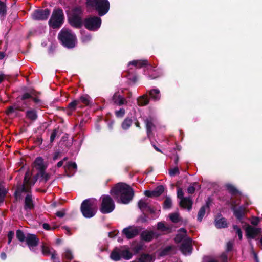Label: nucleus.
<instances>
[{"label": "nucleus", "mask_w": 262, "mask_h": 262, "mask_svg": "<svg viewBox=\"0 0 262 262\" xmlns=\"http://www.w3.org/2000/svg\"><path fill=\"white\" fill-rule=\"evenodd\" d=\"M100 211L103 214H108L113 211L115 208V204L113 199L108 195H102Z\"/></svg>", "instance_id": "6"}, {"label": "nucleus", "mask_w": 262, "mask_h": 262, "mask_svg": "<svg viewBox=\"0 0 262 262\" xmlns=\"http://www.w3.org/2000/svg\"><path fill=\"white\" fill-rule=\"evenodd\" d=\"M233 247V243L231 241H229L227 243L226 245V251L227 252H230L232 250Z\"/></svg>", "instance_id": "63"}, {"label": "nucleus", "mask_w": 262, "mask_h": 262, "mask_svg": "<svg viewBox=\"0 0 262 262\" xmlns=\"http://www.w3.org/2000/svg\"><path fill=\"white\" fill-rule=\"evenodd\" d=\"M91 39L92 36L89 34H83L81 38V41L83 43H86L90 41L91 40Z\"/></svg>", "instance_id": "46"}, {"label": "nucleus", "mask_w": 262, "mask_h": 262, "mask_svg": "<svg viewBox=\"0 0 262 262\" xmlns=\"http://www.w3.org/2000/svg\"><path fill=\"white\" fill-rule=\"evenodd\" d=\"M110 258L114 261H119L121 259L120 249L115 248L110 254Z\"/></svg>", "instance_id": "27"}, {"label": "nucleus", "mask_w": 262, "mask_h": 262, "mask_svg": "<svg viewBox=\"0 0 262 262\" xmlns=\"http://www.w3.org/2000/svg\"><path fill=\"white\" fill-rule=\"evenodd\" d=\"M185 235L181 234H178L176 235L174 237V241L176 243H181L184 239Z\"/></svg>", "instance_id": "52"}, {"label": "nucleus", "mask_w": 262, "mask_h": 262, "mask_svg": "<svg viewBox=\"0 0 262 262\" xmlns=\"http://www.w3.org/2000/svg\"><path fill=\"white\" fill-rule=\"evenodd\" d=\"M16 236L17 239L21 243L26 241V236L24 234V232L20 229H18L16 230Z\"/></svg>", "instance_id": "36"}, {"label": "nucleus", "mask_w": 262, "mask_h": 262, "mask_svg": "<svg viewBox=\"0 0 262 262\" xmlns=\"http://www.w3.org/2000/svg\"><path fill=\"white\" fill-rule=\"evenodd\" d=\"M171 199L169 197L166 196L163 202V208L165 209H170L171 207Z\"/></svg>", "instance_id": "39"}, {"label": "nucleus", "mask_w": 262, "mask_h": 262, "mask_svg": "<svg viewBox=\"0 0 262 262\" xmlns=\"http://www.w3.org/2000/svg\"><path fill=\"white\" fill-rule=\"evenodd\" d=\"M15 111L14 110L13 106L12 105L7 107V110L6 111V114L7 115L9 116L11 115L12 113H14Z\"/></svg>", "instance_id": "62"}, {"label": "nucleus", "mask_w": 262, "mask_h": 262, "mask_svg": "<svg viewBox=\"0 0 262 262\" xmlns=\"http://www.w3.org/2000/svg\"><path fill=\"white\" fill-rule=\"evenodd\" d=\"M121 258L126 260H129L133 256L132 253L128 249H120Z\"/></svg>", "instance_id": "29"}, {"label": "nucleus", "mask_w": 262, "mask_h": 262, "mask_svg": "<svg viewBox=\"0 0 262 262\" xmlns=\"http://www.w3.org/2000/svg\"><path fill=\"white\" fill-rule=\"evenodd\" d=\"M8 191L3 183H0V204L4 202Z\"/></svg>", "instance_id": "32"}, {"label": "nucleus", "mask_w": 262, "mask_h": 262, "mask_svg": "<svg viewBox=\"0 0 262 262\" xmlns=\"http://www.w3.org/2000/svg\"><path fill=\"white\" fill-rule=\"evenodd\" d=\"M41 251L42 254L45 256H49L52 253L53 250L51 249L48 246L43 244L41 246Z\"/></svg>", "instance_id": "37"}, {"label": "nucleus", "mask_w": 262, "mask_h": 262, "mask_svg": "<svg viewBox=\"0 0 262 262\" xmlns=\"http://www.w3.org/2000/svg\"><path fill=\"white\" fill-rule=\"evenodd\" d=\"M58 132V128H55L53 130V132L51 135V136H50V142H53L54 141V140L57 136Z\"/></svg>", "instance_id": "57"}, {"label": "nucleus", "mask_w": 262, "mask_h": 262, "mask_svg": "<svg viewBox=\"0 0 262 262\" xmlns=\"http://www.w3.org/2000/svg\"><path fill=\"white\" fill-rule=\"evenodd\" d=\"M39 174L40 172H38L35 175H34L33 177L32 180L30 181V183L29 184L30 186H33L35 184V183L37 181L38 177H40Z\"/></svg>", "instance_id": "51"}, {"label": "nucleus", "mask_w": 262, "mask_h": 262, "mask_svg": "<svg viewBox=\"0 0 262 262\" xmlns=\"http://www.w3.org/2000/svg\"><path fill=\"white\" fill-rule=\"evenodd\" d=\"M140 230L141 229L139 227L129 226L123 229L122 234L127 239H132L138 235Z\"/></svg>", "instance_id": "12"}, {"label": "nucleus", "mask_w": 262, "mask_h": 262, "mask_svg": "<svg viewBox=\"0 0 262 262\" xmlns=\"http://www.w3.org/2000/svg\"><path fill=\"white\" fill-rule=\"evenodd\" d=\"M170 220L174 223H177L180 221L179 215L178 213H173L169 214Z\"/></svg>", "instance_id": "41"}, {"label": "nucleus", "mask_w": 262, "mask_h": 262, "mask_svg": "<svg viewBox=\"0 0 262 262\" xmlns=\"http://www.w3.org/2000/svg\"><path fill=\"white\" fill-rule=\"evenodd\" d=\"M198 183L197 182H194L193 183V186H190L187 188V192L189 194H193L194 193L195 190V188L194 187L195 185H198Z\"/></svg>", "instance_id": "55"}, {"label": "nucleus", "mask_w": 262, "mask_h": 262, "mask_svg": "<svg viewBox=\"0 0 262 262\" xmlns=\"http://www.w3.org/2000/svg\"><path fill=\"white\" fill-rule=\"evenodd\" d=\"M177 253V247L174 245L165 247L159 253L160 256H165L168 255H174Z\"/></svg>", "instance_id": "18"}, {"label": "nucleus", "mask_w": 262, "mask_h": 262, "mask_svg": "<svg viewBox=\"0 0 262 262\" xmlns=\"http://www.w3.org/2000/svg\"><path fill=\"white\" fill-rule=\"evenodd\" d=\"M34 166L40 174H43V170H46L47 166L43 164V160L41 157H37L34 162Z\"/></svg>", "instance_id": "19"}, {"label": "nucleus", "mask_w": 262, "mask_h": 262, "mask_svg": "<svg viewBox=\"0 0 262 262\" xmlns=\"http://www.w3.org/2000/svg\"><path fill=\"white\" fill-rule=\"evenodd\" d=\"M82 105H79V101L75 99L69 103L67 107L68 109L75 111L77 107L82 108Z\"/></svg>", "instance_id": "31"}, {"label": "nucleus", "mask_w": 262, "mask_h": 262, "mask_svg": "<svg viewBox=\"0 0 262 262\" xmlns=\"http://www.w3.org/2000/svg\"><path fill=\"white\" fill-rule=\"evenodd\" d=\"M31 98H32V95L30 94H29V93H25L21 96L20 99H21V100L24 101L23 102V104L26 105L27 104L25 101L28 99H30Z\"/></svg>", "instance_id": "48"}, {"label": "nucleus", "mask_w": 262, "mask_h": 262, "mask_svg": "<svg viewBox=\"0 0 262 262\" xmlns=\"http://www.w3.org/2000/svg\"><path fill=\"white\" fill-rule=\"evenodd\" d=\"M243 228H245L246 235L247 238L254 239L261 232L260 228H254L246 223H244Z\"/></svg>", "instance_id": "10"}, {"label": "nucleus", "mask_w": 262, "mask_h": 262, "mask_svg": "<svg viewBox=\"0 0 262 262\" xmlns=\"http://www.w3.org/2000/svg\"><path fill=\"white\" fill-rule=\"evenodd\" d=\"M133 120L129 117L126 118L121 124V127L123 130H127L131 126Z\"/></svg>", "instance_id": "33"}, {"label": "nucleus", "mask_w": 262, "mask_h": 262, "mask_svg": "<svg viewBox=\"0 0 262 262\" xmlns=\"http://www.w3.org/2000/svg\"><path fill=\"white\" fill-rule=\"evenodd\" d=\"M25 116L26 118L32 121H35L38 118L37 111L34 109L27 110L26 112Z\"/></svg>", "instance_id": "26"}, {"label": "nucleus", "mask_w": 262, "mask_h": 262, "mask_svg": "<svg viewBox=\"0 0 262 262\" xmlns=\"http://www.w3.org/2000/svg\"><path fill=\"white\" fill-rule=\"evenodd\" d=\"M110 7V2L108 0H100L94 9L100 16L105 15L109 11Z\"/></svg>", "instance_id": "9"}, {"label": "nucleus", "mask_w": 262, "mask_h": 262, "mask_svg": "<svg viewBox=\"0 0 262 262\" xmlns=\"http://www.w3.org/2000/svg\"><path fill=\"white\" fill-rule=\"evenodd\" d=\"M193 202L190 196L185 197L181 200L179 205L180 207L183 208H187L188 211H190L192 207Z\"/></svg>", "instance_id": "20"}, {"label": "nucleus", "mask_w": 262, "mask_h": 262, "mask_svg": "<svg viewBox=\"0 0 262 262\" xmlns=\"http://www.w3.org/2000/svg\"><path fill=\"white\" fill-rule=\"evenodd\" d=\"M125 114V110L124 108H120L118 111H115V115L117 117L121 118L124 116Z\"/></svg>", "instance_id": "53"}, {"label": "nucleus", "mask_w": 262, "mask_h": 262, "mask_svg": "<svg viewBox=\"0 0 262 262\" xmlns=\"http://www.w3.org/2000/svg\"><path fill=\"white\" fill-rule=\"evenodd\" d=\"M226 188L228 192L232 195H236L239 193V191L237 189V188L231 184H227L226 185Z\"/></svg>", "instance_id": "34"}, {"label": "nucleus", "mask_w": 262, "mask_h": 262, "mask_svg": "<svg viewBox=\"0 0 262 262\" xmlns=\"http://www.w3.org/2000/svg\"><path fill=\"white\" fill-rule=\"evenodd\" d=\"M180 173V171L178 167H175L172 169H170L169 170V174L170 176H174L176 175L179 174Z\"/></svg>", "instance_id": "49"}, {"label": "nucleus", "mask_w": 262, "mask_h": 262, "mask_svg": "<svg viewBox=\"0 0 262 262\" xmlns=\"http://www.w3.org/2000/svg\"><path fill=\"white\" fill-rule=\"evenodd\" d=\"M138 206L142 211H144L147 207H148V204L143 201L142 200H140L138 203Z\"/></svg>", "instance_id": "42"}, {"label": "nucleus", "mask_w": 262, "mask_h": 262, "mask_svg": "<svg viewBox=\"0 0 262 262\" xmlns=\"http://www.w3.org/2000/svg\"><path fill=\"white\" fill-rule=\"evenodd\" d=\"M112 100L114 103L118 105H122L126 102L125 99L121 95H119L117 93H115L113 97Z\"/></svg>", "instance_id": "25"}, {"label": "nucleus", "mask_w": 262, "mask_h": 262, "mask_svg": "<svg viewBox=\"0 0 262 262\" xmlns=\"http://www.w3.org/2000/svg\"><path fill=\"white\" fill-rule=\"evenodd\" d=\"M57 38L60 43L69 49L74 48L77 43L76 34L71 30L65 27L59 31Z\"/></svg>", "instance_id": "2"}, {"label": "nucleus", "mask_w": 262, "mask_h": 262, "mask_svg": "<svg viewBox=\"0 0 262 262\" xmlns=\"http://www.w3.org/2000/svg\"><path fill=\"white\" fill-rule=\"evenodd\" d=\"M214 224L215 227L217 229L225 228L228 227V223L227 219L225 217H222V214H219L216 216L214 220Z\"/></svg>", "instance_id": "16"}, {"label": "nucleus", "mask_w": 262, "mask_h": 262, "mask_svg": "<svg viewBox=\"0 0 262 262\" xmlns=\"http://www.w3.org/2000/svg\"><path fill=\"white\" fill-rule=\"evenodd\" d=\"M101 19L98 16H90L84 19L83 25L90 31H96L100 27Z\"/></svg>", "instance_id": "7"}, {"label": "nucleus", "mask_w": 262, "mask_h": 262, "mask_svg": "<svg viewBox=\"0 0 262 262\" xmlns=\"http://www.w3.org/2000/svg\"><path fill=\"white\" fill-rule=\"evenodd\" d=\"M51 13L48 8L34 10L31 14L32 19L36 21H45L48 19Z\"/></svg>", "instance_id": "8"}, {"label": "nucleus", "mask_w": 262, "mask_h": 262, "mask_svg": "<svg viewBox=\"0 0 262 262\" xmlns=\"http://www.w3.org/2000/svg\"><path fill=\"white\" fill-rule=\"evenodd\" d=\"M64 21L65 16L63 10L60 7H55L52 11L48 25L52 29H59L63 25Z\"/></svg>", "instance_id": "4"}, {"label": "nucleus", "mask_w": 262, "mask_h": 262, "mask_svg": "<svg viewBox=\"0 0 262 262\" xmlns=\"http://www.w3.org/2000/svg\"><path fill=\"white\" fill-rule=\"evenodd\" d=\"M164 191V187L163 185L158 186L154 190H145L144 192L145 195L149 198L158 197L160 196Z\"/></svg>", "instance_id": "14"}, {"label": "nucleus", "mask_w": 262, "mask_h": 262, "mask_svg": "<svg viewBox=\"0 0 262 262\" xmlns=\"http://www.w3.org/2000/svg\"><path fill=\"white\" fill-rule=\"evenodd\" d=\"M205 206H203L200 209L198 213V217L197 220L199 222H201L203 217H204L205 213Z\"/></svg>", "instance_id": "40"}, {"label": "nucleus", "mask_w": 262, "mask_h": 262, "mask_svg": "<svg viewBox=\"0 0 262 262\" xmlns=\"http://www.w3.org/2000/svg\"><path fill=\"white\" fill-rule=\"evenodd\" d=\"M7 14V6L5 3L0 0V16H5Z\"/></svg>", "instance_id": "38"}, {"label": "nucleus", "mask_w": 262, "mask_h": 262, "mask_svg": "<svg viewBox=\"0 0 262 262\" xmlns=\"http://www.w3.org/2000/svg\"><path fill=\"white\" fill-rule=\"evenodd\" d=\"M180 249L183 254H186L187 253H191L192 250V239L188 237L183 240Z\"/></svg>", "instance_id": "13"}, {"label": "nucleus", "mask_w": 262, "mask_h": 262, "mask_svg": "<svg viewBox=\"0 0 262 262\" xmlns=\"http://www.w3.org/2000/svg\"><path fill=\"white\" fill-rule=\"evenodd\" d=\"M177 197L181 200L185 198L184 197V192L181 188H179L177 190Z\"/></svg>", "instance_id": "61"}, {"label": "nucleus", "mask_w": 262, "mask_h": 262, "mask_svg": "<svg viewBox=\"0 0 262 262\" xmlns=\"http://www.w3.org/2000/svg\"><path fill=\"white\" fill-rule=\"evenodd\" d=\"M90 98L88 95H83L77 100L79 101V105H82L81 103H83L84 105L87 106L90 104Z\"/></svg>", "instance_id": "35"}, {"label": "nucleus", "mask_w": 262, "mask_h": 262, "mask_svg": "<svg viewBox=\"0 0 262 262\" xmlns=\"http://www.w3.org/2000/svg\"><path fill=\"white\" fill-rule=\"evenodd\" d=\"M42 143V139L41 136H38L35 140L36 145H40Z\"/></svg>", "instance_id": "64"}, {"label": "nucleus", "mask_w": 262, "mask_h": 262, "mask_svg": "<svg viewBox=\"0 0 262 262\" xmlns=\"http://www.w3.org/2000/svg\"><path fill=\"white\" fill-rule=\"evenodd\" d=\"M233 229L236 231L237 235H238V237L240 240L242 239V232L240 229V228L236 225H234L233 226Z\"/></svg>", "instance_id": "47"}, {"label": "nucleus", "mask_w": 262, "mask_h": 262, "mask_svg": "<svg viewBox=\"0 0 262 262\" xmlns=\"http://www.w3.org/2000/svg\"><path fill=\"white\" fill-rule=\"evenodd\" d=\"M149 102V99L147 95L140 96L137 99L138 104L141 106L147 105Z\"/></svg>", "instance_id": "30"}, {"label": "nucleus", "mask_w": 262, "mask_h": 262, "mask_svg": "<svg viewBox=\"0 0 262 262\" xmlns=\"http://www.w3.org/2000/svg\"><path fill=\"white\" fill-rule=\"evenodd\" d=\"M34 207L35 205L32 200V195L31 193H28L24 199V209L28 211L34 209Z\"/></svg>", "instance_id": "15"}, {"label": "nucleus", "mask_w": 262, "mask_h": 262, "mask_svg": "<svg viewBox=\"0 0 262 262\" xmlns=\"http://www.w3.org/2000/svg\"><path fill=\"white\" fill-rule=\"evenodd\" d=\"M40 177L44 180L45 182H47L50 178L51 174L45 172V170H43V174H39Z\"/></svg>", "instance_id": "50"}, {"label": "nucleus", "mask_w": 262, "mask_h": 262, "mask_svg": "<svg viewBox=\"0 0 262 262\" xmlns=\"http://www.w3.org/2000/svg\"><path fill=\"white\" fill-rule=\"evenodd\" d=\"M155 258L152 255L146 253L141 254L139 257L137 258L138 262H154Z\"/></svg>", "instance_id": "24"}, {"label": "nucleus", "mask_w": 262, "mask_h": 262, "mask_svg": "<svg viewBox=\"0 0 262 262\" xmlns=\"http://www.w3.org/2000/svg\"><path fill=\"white\" fill-rule=\"evenodd\" d=\"M149 94L150 98L154 101L159 100L161 97L160 92L159 89H152L149 91Z\"/></svg>", "instance_id": "28"}, {"label": "nucleus", "mask_w": 262, "mask_h": 262, "mask_svg": "<svg viewBox=\"0 0 262 262\" xmlns=\"http://www.w3.org/2000/svg\"><path fill=\"white\" fill-rule=\"evenodd\" d=\"M81 14L82 11L80 7H76L72 9L71 14L68 17V21L71 26L76 29L82 27L83 21L82 20Z\"/></svg>", "instance_id": "5"}, {"label": "nucleus", "mask_w": 262, "mask_h": 262, "mask_svg": "<svg viewBox=\"0 0 262 262\" xmlns=\"http://www.w3.org/2000/svg\"><path fill=\"white\" fill-rule=\"evenodd\" d=\"M157 228L161 231H166L169 230V228L166 227L163 222H159L157 223Z\"/></svg>", "instance_id": "44"}, {"label": "nucleus", "mask_w": 262, "mask_h": 262, "mask_svg": "<svg viewBox=\"0 0 262 262\" xmlns=\"http://www.w3.org/2000/svg\"><path fill=\"white\" fill-rule=\"evenodd\" d=\"M144 123L145 124L147 135L149 138L152 133V128L155 127L153 123V118L151 117L147 118L144 120Z\"/></svg>", "instance_id": "22"}, {"label": "nucleus", "mask_w": 262, "mask_h": 262, "mask_svg": "<svg viewBox=\"0 0 262 262\" xmlns=\"http://www.w3.org/2000/svg\"><path fill=\"white\" fill-rule=\"evenodd\" d=\"M52 250L53 251L50 254V255H51V259L54 260L55 262H59V258L56 257L57 255L56 251L53 248H52Z\"/></svg>", "instance_id": "54"}, {"label": "nucleus", "mask_w": 262, "mask_h": 262, "mask_svg": "<svg viewBox=\"0 0 262 262\" xmlns=\"http://www.w3.org/2000/svg\"><path fill=\"white\" fill-rule=\"evenodd\" d=\"M155 235V233L154 231L145 230L141 233L140 236L142 240L149 242L152 240Z\"/></svg>", "instance_id": "23"}, {"label": "nucleus", "mask_w": 262, "mask_h": 262, "mask_svg": "<svg viewBox=\"0 0 262 262\" xmlns=\"http://www.w3.org/2000/svg\"><path fill=\"white\" fill-rule=\"evenodd\" d=\"M66 170H70L71 168H73L75 170H77V166L75 162H68L66 166H64Z\"/></svg>", "instance_id": "43"}, {"label": "nucleus", "mask_w": 262, "mask_h": 262, "mask_svg": "<svg viewBox=\"0 0 262 262\" xmlns=\"http://www.w3.org/2000/svg\"><path fill=\"white\" fill-rule=\"evenodd\" d=\"M25 242L29 249L34 251V248L38 245L39 240L35 234L28 233Z\"/></svg>", "instance_id": "11"}, {"label": "nucleus", "mask_w": 262, "mask_h": 262, "mask_svg": "<svg viewBox=\"0 0 262 262\" xmlns=\"http://www.w3.org/2000/svg\"><path fill=\"white\" fill-rule=\"evenodd\" d=\"M31 186L29 185L23 183L21 187H18L14 192V196L17 199L18 197L20 196L22 192L31 193Z\"/></svg>", "instance_id": "21"}, {"label": "nucleus", "mask_w": 262, "mask_h": 262, "mask_svg": "<svg viewBox=\"0 0 262 262\" xmlns=\"http://www.w3.org/2000/svg\"><path fill=\"white\" fill-rule=\"evenodd\" d=\"M148 64V62L147 60H139V63L138 64L137 67L138 68H141L142 67L147 66Z\"/></svg>", "instance_id": "59"}, {"label": "nucleus", "mask_w": 262, "mask_h": 262, "mask_svg": "<svg viewBox=\"0 0 262 262\" xmlns=\"http://www.w3.org/2000/svg\"><path fill=\"white\" fill-rule=\"evenodd\" d=\"M232 210L233 211V214L236 219L241 222L244 223V222L242 221L243 217L245 215V208L243 206H239L238 208H236L235 206L232 207Z\"/></svg>", "instance_id": "17"}, {"label": "nucleus", "mask_w": 262, "mask_h": 262, "mask_svg": "<svg viewBox=\"0 0 262 262\" xmlns=\"http://www.w3.org/2000/svg\"><path fill=\"white\" fill-rule=\"evenodd\" d=\"M63 256L64 258H66V259H67L69 261H71V260H72L73 259V255L72 252L71 250H70L69 249H67L66 250Z\"/></svg>", "instance_id": "45"}, {"label": "nucleus", "mask_w": 262, "mask_h": 262, "mask_svg": "<svg viewBox=\"0 0 262 262\" xmlns=\"http://www.w3.org/2000/svg\"><path fill=\"white\" fill-rule=\"evenodd\" d=\"M98 210L97 201L95 199L89 198L82 201L80 211L85 218H91L95 215Z\"/></svg>", "instance_id": "3"}, {"label": "nucleus", "mask_w": 262, "mask_h": 262, "mask_svg": "<svg viewBox=\"0 0 262 262\" xmlns=\"http://www.w3.org/2000/svg\"><path fill=\"white\" fill-rule=\"evenodd\" d=\"M110 194L118 202L127 204L133 199L135 192L133 188L129 185L120 182L111 189Z\"/></svg>", "instance_id": "1"}, {"label": "nucleus", "mask_w": 262, "mask_h": 262, "mask_svg": "<svg viewBox=\"0 0 262 262\" xmlns=\"http://www.w3.org/2000/svg\"><path fill=\"white\" fill-rule=\"evenodd\" d=\"M14 236V232L13 231H10L8 233V244L9 245L12 242V239L13 238Z\"/></svg>", "instance_id": "60"}, {"label": "nucleus", "mask_w": 262, "mask_h": 262, "mask_svg": "<svg viewBox=\"0 0 262 262\" xmlns=\"http://www.w3.org/2000/svg\"><path fill=\"white\" fill-rule=\"evenodd\" d=\"M29 176H30L29 171L27 170L25 174V177H24V181H23L24 183L27 184V185H29L30 184V179L29 178Z\"/></svg>", "instance_id": "56"}, {"label": "nucleus", "mask_w": 262, "mask_h": 262, "mask_svg": "<svg viewBox=\"0 0 262 262\" xmlns=\"http://www.w3.org/2000/svg\"><path fill=\"white\" fill-rule=\"evenodd\" d=\"M148 218V215L143 213V214L139 217L138 221L142 223H145L147 222Z\"/></svg>", "instance_id": "58"}]
</instances>
